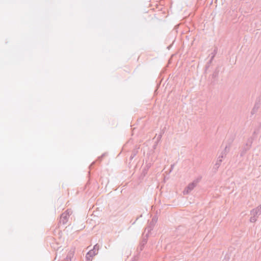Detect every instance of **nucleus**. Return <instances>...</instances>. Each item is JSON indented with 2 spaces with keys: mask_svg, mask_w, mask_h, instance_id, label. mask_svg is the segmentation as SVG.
<instances>
[{
  "mask_svg": "<svg viewBox=\"0 0 261 261\" xmlns=\"http://www.w3.org/2000/svg\"><path fill=\"white\" fill-rule=\"evenodd\" d=\"M219 71L218 68L216 69L213 72V74L209 76V80L211 82V84L215 85L216 84L217 78L218 76Z\"/></svg>",
  "mask_w": 261,
  "mask_h": 261,
  "instance_id": "5",
  "label": "nucleus"
},
{
  "mask_svg": "<svg viewBox=\"0 0 261 261\" xmlns=\"http://www.w3.org/2000/svg\"><path fill=\"white\" fill-rule=\"evenodd\" d=\"M222 158H218L217 161H216V163L215 165V168L216 169H218L219 168V167H220V166L221 165V164L222 162Z\"/></svg>",
  "mask_w": 261,
  "mask_h": 261,
  "instance_id": "10",
  "label": "nucleus"
},
{
  "mask_svg": "<svg viewBox=\"0 0 261 261\" xmlns=\"http://www.w3.org/2000/svg\"><path fill=\"white\" fill-rule=\"evenodd\" d=\"M259 107V104L258 103H256L252 110V114H253L254 113L256 112L257 110H258V108Z\"/></svg>",
  "mask_w": 261,
  "mask_h": 261,
  "instance_id": "12",
  "label": "nucleus"
},
{
  "mask_svg": "<svg viewBox=\"0 0 261 261\" xmlns=\"http://www.w3.org/2000/svg\"><path fill=\"white\" fill-rule=\"evenodd\" d=\"M106 153H103L100 156L98 157V160L99 161H101L102 160V159L105 156Z\"/></svg>",
  "mask_w": 261,
  "mask_h": 261,
  "instance_id": "17",
  "label": "nucleus"
},
{
  "mask_svg": "<svg viewBox=\"0 0 261 261\" xmlns=\"http://www.w3.org/2000/svg\"><path fill=\"white\" fill-rule=\"evenodd\" d=\"M201 177H199L195 179L192 182L189 184L183 191L184 195L189 194L196 186L197 184L200 181Z\"/></svg>",
  "mask_w": 261,
  "mask_h": 261,
  "instance_id": "3",
  "label": "nucleus"
},
{
  "mask_svg": "<svg viewBox=\"0 0 261 261\" xmlns=\"http://www.w3.org/2000/svg\"><path fill=\"white\" fill-rule=\"evenodd\" d=\"M68 218L69 217L67 216L66 214L62 213L60 217V223L65 225L68 222Z\"/></svg>",
  "mask_w": 261,
  "mask_h": 261,
  "instance_id": "7",
  "label": "nucleus"
},
{
  "mask_svg": "<svg viewBox=\"0 0 261 261\" xmlns=\"http://www.w3.org/2000/svg\"><path fill=\"white\" fill-rule=\"evenodd\" d=\"M96 254L93 250H90L86 254V257L87 260H90L91 258Z\"/></svg>",
  "mask_w": 261,
  "mask_h": 261,
  "instance_id": "9",
  "label": "nucleus"
},
{
  "mask_svg": "<svg viewBox=\"0 0 261 261\" xmlns=\"http://www.w3.org/2000/svg\"><path fill=\"white\" fill-rule=\"evenodd\" d=\"M62 261H71V254H68Z\"/></svg>",
  "mask_w": 261,
  "mask_h": 261,
  "instance_id": "15",
  "label": "nucleus"
},
{
  "mask_svg": "<svg viewBox=\"0 0 261 261\" xmlns=\"http://www.w3.org/2000/svg\"><path fill=\"white\" fill-rule=\"evenodd\" d=\"M250 214L252 216L250 218V222L251 223L255 222L257 218L261 215V204L252 209L250 211Z\"/></svg>",
  "mask_w": 261,
  "mask_h": 261,
  "instance_id": "1",
  "label": "nucleus"
},
{
  "mask_svg": "<svg viewBox=\"0 0 261 261\" xmlns=\"http://www.w3.org/2000/svg\"><path fill=\"white\" fill-rule=\"evenodd\" d=\"M72 213V212L71 210H67L63 214H66L67 216L69 217Z\"/></svg>",
  "mask_w": 261,
  "mask_h": 261,
  "instance_id": "16",
  "label": "nucleus"
},
{
  "mask_svg": "<svg viewBox=\"0 0 261 261\" xmlns=\"http://www.w3.org/2000/svg\"><path fill=\"white\" fill-rule=\"evenodd\" d=\"M233 139L230 140L228 144L226 145L224 149L222 151L221 154L219 156V158H224L226 157L227 153L229 152L231 144L233 142Z\"/></svg>",
  "mask_w": 261,
  "mask_h": 261,
  "instance_id": "4",
  "label": "nucleus"
},
{
  "mask_svg": "<svg viewBox=\"0 0 261 261\" xmlns=\"http://www.w3.org/2000/svg\"><path fill=\"white\" fill-rule=\"evenodd\" d=\"M162 134L159 135V136H158V137L157 138V141H158V142H159V141L160 140V139L162 138Z\"/></svg>",
  "mask_w": 261,
  "mask_h": 261,
  "instance_id": "19",
  "label": "nucleus"
},
{
  "mask_svg": "<svg viewBox=\"0 0 261 261\" xmlns=\"http://www.w3.org/2000/svg\"><path fill=\"white\" fill-rule=\"evenodd\" d=\"M217 53V48H216L214 50L213 52L212 53V57H211V59H210V61H209V63H211V62H212V60H213V59H214V57H215V55H216Z\"/></svg>",
  "mask_w": 261,
  "mask_h": 261,
  "instance_id": "13",
  "label": "nucleus"
},
{
  "mask_svg": "<svg viewBox=\"0 0 261 261\" xmlns=\"http://www.w3.org/2000/svg\"><path fill=\"white\" fill-rule=\"evenodd\" d=\"M174 165H175V164H174L171 165L170 170V171H169V172H170H170L172 171V170L173 169L174 167Z\"/></svg>",
  "mask_w": 261,
  "mask_h": 261,
  "instance_id": "18",
  "label": "nucleus"
},
{
  "mask_svg": "<svg viewBox=\"0 0 261 261\" xmlns=\"http://www.w3.org/2000/svg\"><path fill=\"white\" fill-rule=\"evenodd\" d=\"M99 249V246L97 244L94 246L93 249H92L91 250L94 251L95 253H96V254H97L98 253Z\"/></svg>",
  "mask_w": 261,
  "mask_h": 261,
  "instance_id": "14",
  "label": "nucleus"
},
{
  "mask_svg": "<svg viewBox=\"0 0 261 261\" xmlns=\"http://www.w3.org/2000/svg\"><path fill=\"white\" fill-rule=\"evenodd\" d=\"M253 139L252 137H250L247 139L246 144L242 146L240 151V156H243L247 151H248L252 146Z\"/></svg>",
  "mask_w": 261,
  "mask_h": 261,
  "instance_id": "2",
  "label": "nucleus"
},
{
  "mask_svg": "<svg viewBox=\"0 0 261 261\" xmlns=\"http://www.w3.org/2000/svg\"><path fill=\"white\" fill-rule=\"evenodd\" d=\"M147 240H148V234H147L146 235V236L142 238L141 241L140 242V244L137 248V251L138 252H140L143 250V249L144 248V246L147 242Z\"/></svg>",
  "mask_w": 261,
  "mask_h": 261,
  "instance_id": "6",
  "label": "nucleus"
},
{
  "mask_svg": "<svg viewBox=\"0 0 261 261\" xmlns=\"http://www.w3.org/2000/svg\"><path fill=\"white\" fill-rule=\"evenodd\" d=\"M213 2V1H211V5H212V4Z\"/></svg>",
  "mask_w": 261,
  "mask_h": 261,
  "instance_id": "21",
  "label": "nucleus"
},
{
  "mask_svg": "<svg viewBox=\"0 0 261 261\" xmlns=\"http://www.w3.org/2000/svg\"><path fill=\"white\" fill-rule=\"evenodd\" d=\"M156 221H157V218L155 217H154L152 218L151 222H150L149 225L146 228L147 229L148 232L151 231L153 229V227H154Z\"/></svg>",
  "mask_w": 261,
  "mask_h": 261,
  "instance_id": "8",
  "label": "nucleus"
},
{
  "mask_svg": "<svg viewBox=\"0 0 261 261\" xmlns=\"http://www.w3.org/2000/svg\"><path fill=\"white\" fill-rule=\"evenodd\" d=\"M158 141H156V142H155V143L153 145V148L154 149H156V146H157V145H158Z\"/></svg>",
  "mask_w": 261,
  "mask_h": 261,
  "instance_id": "20",
  "label": "nucleus"
},
{
  "mask_svg": "<svg viewBox=\"0 0 261 261\" xmlns=\"http://www.w3.org/2000/svg\"><path fill=\"white\" fill-rule=\"evenodd\" d=\"M138 148H136L133 150L131 155L130 156V160H132L134 159V158L137 155L138 153Z\"/></svg>",
  "mask_w": 261,
  "mask_h": 261,
  "instance_id": "11",
  "label": "nucleus"
}]
</instances>
